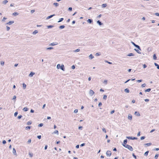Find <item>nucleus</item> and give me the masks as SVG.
Here are the masks:
<instances>
[{
  "label": "nucleus",
  "mask_w": 159,
  "mask_h": 159,
  "mask_svg": "<svg viewBox=\"0 0 159 159\" xmlns=\"http://www.w3.org/2000/svg\"><path fill=\"white\" fill-rule=\"evenodd\" d=\"M127 142V139L124 140L123 141V143L122 144L123 146H124V145L125 146L126 145Z\"/></svg>",
  "instance_id": "9"
},
{
  "label": "nucleus",
  "mask_w": 159,
  "mask_h": 159,
  "mask_svg": "<svg viewBox=\"0 0 159 159\" xmlns=\"http://www.w3.org/2000/svg\"><path fill=\"white\" fill-rule=\"evenodd\" d=\"M145 138V137L144 136H143L141 137L140 138V139L141 140H143V139H144Z\"/></svg>",
  "instance_id": "44"
},
{
  "label": "nucleus",
  "mask_w": 159,
  "mask_h": 159,
  "mask_svg": "<svg viewBox=\"0 0 159 159\" xmlns=\"http://www.w3.org/2000/svg\"><path fill=\"white\" fill-rule=\"evenodd\" d=\"M72 8L71 7H70L68 8V10L69 11H72Z\"/></svg>",
  "instance_id": "54"
},
{
  "label": "nucleus",
  "mask_w": 159,
  "mask_h": 159,
  "mask_svg": "<svg viewBox=\"0 0 159 159\" xmlns=\"http://www.w3.org/2000/svg\"><path fill=\"white\" fill-rule=\"evenodd\" d=\"M134 115L137 116H140V114L139 112L137 111H135L134 113Z\"/></svg>",
  "instance_id": "7"
},
{
  "label": "nucleus",
  "mask_w": 159,
  "mask_h": 159,
  "mask_svg": "<svg viewBox=\"0 0 159 159\" xmlns=\"http://www.w3.org/2000/svg\"><path fill=\"white\" fill-rule=\"evenodd\" d=\"M28 110V109L26 107H25L23 109V110H24V111H27Z\"/></svg>",
  "instance_id": "24"
},
{
  "label": "nucleus",
  "mask_w": 159,
  "mask_h": 159,
  "mask_svg": "<svg viewBox=\"0 0 159 159\" xmlns=\"http://www.w3.org/2000/svg\"><path fill=\"white\" fill-rule=\"evenodd\" d=\"M63 20H64V18H61L59 19V20L57 22L58 23L61 22Z\"/></svg>",
  "instance_id": "25"
},
{
  "label": "nucleus",
  "mask_w": 159,
  "mask_h": 159,
  "mask_svg": "<svg viewBox=\"0 0 159 159\" xmlns=\"http://www.w3.org/2000/svg\"><path fill=\"white\" fill-rule=\"evenodd\" d=\"M85 145V143H83L81 144L80 145V146L81 147H83V146H84Z\"/></svg>",
  "instance_id": "62"
},
{
  "label": "nucleus",
  "mask_w": 159,
  "mask_h": 159,
  "mask_svg": "<svg viewBox=\"0 0 159 159\" xmlns=\"http://www.w3.org/2000/svg\"><path fill=\"white\" fill-rule=\"evenodd\" d=\"M53 49V47H48V48H46V49L48 50H51V49Z\"/></svg>",
  "instance_id": "33"
},
{
  "label": "nucleus",
  "mask_w": 159,
  "mask_h": 159,
  "mask_svg": "<svg viewBox=\"0 0 159 159\" xmlns=\"http://www.w3.org/2000/svg\"><path fill=\"white\" fill-rule=\"evenodd\" d=\"M31 139H29L27 141V143L29 144L31 143Z\"/></svg>",
  "instance_id": "48"
},
{
  "label": "nucleus",
  "mask_w": 159,
  "mask_h": 159,
  "mask_svg": "<svg viewBox=\"0 0 159 159\" xmlns=\"http://www.w3.org/2000/svg\"><path fill=\"white\" fill-rule=\"evenodd\" d=\"M102 105V103L101 102H100L99 103L98 106L99 107H101Z\"/></svg>",
  "instance_id": "63"
},
{
  "label": "nucleus",
  "mask_w": 159,
  "mask_h": 159,
  "mask_svg": "<svg viewBox=\"0 0 159 159\" xmlns=\"http://www.w3.org/2000/svg\"><path fill=\"white\" fill-rule=\"evenodd\" d=\"M107 95H104L103 97V99L106 100L107 99Z\"/></svg>",
  "instance_id": "51"
},
{
  "label": "nucleus",
  "mask_w": 159,
  "mask_h": 159,
  "mask_svg": "<svg viewBox=\"0 0 159 159\" xmlns=\"http://www.w3.org/2000/svg\"><path fill=\"white\" fill-rule=\"evenodd\" d=\"M87 21L88 23L90 24H91L93 21V20L91 19H88Z\"/></svg>",
  "instance_id": "13"
},
{
  "label": "nucleus",
  "mask_w": 159,
  "mask_h": 159,
  "mask_svg": "<svg viewBox=\"0 0 159 159\" xmlns=\"http://www.w3.org/2000/svg\"><path fill=\"white\" fill-rule=\"evenodd\" d=\"M126 138L128 139H137V138L135 137H126Z\"/></svg>",
  "instance_id": "4"
},
{
  "label": "nucleus",
  "mask_w": 159,
  "mask_h": 159,
  "mask_svg": "<svg viewBox=\"0 0 159 159\" xmlns=\"http://www.w3.org/2000/svg\"><path fill=\"white\" fill-rule=\"evenodd\" d=\"M14 23V21H10L8 22L6 24L8 25H11V24H13Z\"/></svg>",
  "instance_id": "12"
},
{
  "label": "nucleus",
  "mask_w": 159,
  "mask_h": 159,
  "mask_svg": "<svg viewBox=\"0 0 159 159\" xmlns=\"http://www.w3.org/2000/svg\"><path fill=\"white\" fill-rule=\"evenodd\" d=\"M106 154L107 156H110L111 154V152L110 151H107L106 152Z\"/></svg>",
  "instance_id": "6"
},
{
  "label": "nucleus",
  "mask_w": 159,
  "mask_h": 159,
  "mask_svg": "<svg viewBox=\"0 0 159 159\" xmlns=\"http://www.w3.org/2000/svg\"><path fill=\"white\" fill-rule=\"evenodd\" d=\"M54 26L53 25H48L47 26V27L48 28H52Z\"/></svg>",
  "instance_id": "28"
},
{
  "label": "nucleus",
  "mask_w": 159,
  "mask_h": 159,
  "mask_svg": "<svg viewBox=\"0 0 159 159\" xmlns=\"http://www.w3.org/2000/svg\"><path fill=\"white\" fill-rule=\"evenodd\" d=\"M147 67V66L145 64H143V68H146V67Z\"/></svg>",
  "instance_id": "59"
},
{
  "label": "nucleus",
  "mask_w": 159,
  "mask_h": 159,
  "mask_svg": "<svg viewBox=\"0 0 159 159\" xmlns=\"http://www.w3.org/2000/svg\"><path fill=\"white\" fill-rule=\"evenodd\" d=\"M107 6L106 4H103L102 5V7L103 8H104Z\"/></svg>",
  "instance_id": "36"
},
{
  "label": "nucleus",
  "mask_w": 159,
  "mask_h": 159,
  "mask_svg": "<svg viewBox=\"0 0 159 159\" xmlns=\"http://www.w3.org/2000/svg\"><path fill=\"white\" fill-rule=\"evenodd\" d=\"M157 57L155 54H154L153 56V58L154 60H156L157 59Z\"/></svg>",
  "instance_id": "32"
},
{
  "label": "nucleus",
  "mask_w": 159,
  "mask_h": 159,
  "mask_svg": "<svg viewBox=\"0 0 159 159\" xmlns=\"http://www.w3.org/2000/svg\"><path fill=\"white\" fill-rule=\"evenodd\" d=\"M124 146L125 147L128 149L130 151H133V148L131 146H130L129 145L126 144L125 146L124 145Z\"/></svg>",
  "instance_id": "2"
},
{
  "label": "nucleus",
  "mask_w": 159,
  "mask_h": 159,
  "mask_svg": "<svg viewBox=\"0 0 159 159\" xmlns=\"http://www.w3.org/2000/svg\"><path fill=\"white\" fill-rule=\"evenodd\" d=\"M97 23L99 25H102V23L99 20H98L97 22Z\"/></svg>",
  "instance_id": "15"
},
{
  "label": "nucleus",
  "mask_w": 159,
  "mask_h": 159,
  "mask_svg": "<svg viewBox=\"0 0 159 159\" xmlns=\"http://www.w3.org/2000/svg\"><path fill=\"white\" fill-rule=\"evenodd\" d=\"M12 152L13 154L15 155H16V152L15 149L14 148H13Z\"/></svg>",
  "instance_id": "11"
},
{
  "label": "nucleus",
  "mask_w": 159,
  "mask_h": 159,
  "mask_svg": "<svg viewBox=\"0 0 159 159\" xmlns=\"http://www.w3.org/2000/svg\"><path fill=\"white\" fill-rule=\"evenodd\" d=\"M89 94L91 96H92L94 93V92L93 90H92L91 89H90L89 91Z\"/></svg>",
  "instance_id": "5"
},
{
  "label": "nucleus",
  "mask_w": 159,
  "mask_h": 159,
  "mask_svg": "<svg viewBox=\"0 0 159 159\" xmlns=\"http://www.w3.org/2000/svg\"><path fill=\"white\" fill-rule=\"evenodd\" d=\"M4 62L3 61H1V64L2 65V66H3L4 65Z\"/></svg>",
  "instance_id": "46"
},
{
  "label": "nucleus",
  "mask_w": 159,
  "mask_h": 159,
  "mask_svg": "<svg viewBox=\"0 0 159 159\" xmlns=\"http://www.w3.org/2000/svg\"><path fill=\"white\" fill-rule=\"evenodd\" d=\"M131 43L134 46L138 48L139 50H141V48L139 45H136L133 42H131Z\"/></svg>",
  "instance_id": "3"
},
{
  "label": "nucleus",
  "mask_w": 159,
  "mask_h": 159,
  "mask_svg": "<svg viewBox=\"0 0 159 159\" xmlns=\"http://www.w3.org/2000/svg\"><path fill=\"white\" fill-rule=\"evenodd\" d=\"M107 80H105L103 82L105 84H107Z\"/></svg>",
  "instance_id": "60"
},
{
  "label": "nucleus",
  "mask_w": 159,
  "mask_h": 159,
  "mask_svg": "<svg viewBox=\"0 0 159 159\" xmlns=\"http://www.w3.org/2000/svg\"><path fill=\"white\" fill-rule=\"evenodd\" d=\"M132 156L135 159L137 158L136 156L134 153L132 154Z\"/></svg>",
  "instance_id": "50"
},
{
  "label": "nucleus",
  "mask_w": 159,
  "mask_h": 159,
  "mask_svg": "<svg viewBox=\"0 0 159 159\" xmlns=\"http://www.w3.org/2000/svg\"><path fill=\"white\" fill-rule=\"evenodd\" d=\"M55 14H53L50 16H49L46 18V19L48 20L50 18H51L53 16H55Z\"/></svg>",
  "instance_id": "10"
},
{
  "label": "nucleus",
  "mask_w": 159,
  "mask_h": 159,
  "mask_svg": "<svg viewBox=\"0 0 159 159\" xmlns=\"http://www.w3.org/2000/svg\"><path fill=\"white\" fill-rule=\"evenodd\" d=\"M22 117V116L21 115H20L18 116L17 118L18 119H20V118H21Z\"/></svg>",
  "instance_id": "56"
},
{
  "label": "nucleus",
  "mask_w": 159,
  "mask_h": 159,
  "mask_svg": "<svg viewBox=\"0 0 159 159\" xmlns=\"http://www.w3.org/2000/svg\"><path fill=\"white\" fill-rule=\"evenodd\" d=\"M151 89L150 88H149L148 89H147L145 90V92H150L151 91Z\"/></svg>",
  "instance_id": "26"
},
{
  "label": "nucleus",
  "mask_w": 159,
  "mask_h": 159,
  "mask_svg": "<svg viewBox=\"0 0 159 159\" xmlns=\"http://www.w3.org/2000/svg\"><path fill=\"white\" fill-rule=\"evenodd\" d=\"M155 15L157 16H159V13H155Z\"/></svg>",
  "instance_id": "64"
},
{
  "label": "nucleus",
  "mask_w": 159,
  "mask_h": 159,
  "mask_svg": "<svg viewBox=\"0 0 159 159\" xmlns=\"http://www.w3.org/2000/svg\"><path fill=\"white\" fill-rule=\"evenodd\" d=\"M8 2L7 0H4L3 1V3L4 4H6Z\"/></svg>",
  "instance_id": "39"
},
{
  "label": "nucleus",
  "mask_w": 159,
  "mask_h": 159,
  "mask_svg": "<svg viewBox=\"0 0 159 159\" xmlns=\"http://www.w3.org/2000/svg\"><path fill=\"white\" fill-rule=\"evenodd\" d=\"M154 64L155 66H157V68L158 69H159V65L157 64L156 63H154Z\"/></svg>",
  "instance_id": "18"
},
{
  "label": "nucleus",
  "mask_w": 159,
  "mask_h": 159,
  "mask_svg": "<svg viewBox=\"0 0 159 159\" xmlns=\"http://www.w3.org/2000/svg\"><path fill=\"white\" fill-rule=\"evenodd\" d=\"M65 26L64 25H61L60 26H59V28L60 29H63L65 28Z\"/></svg>",
  "instance_id": "27"
},
{
  "label": "nucleus",
  "mask_w": 159,
  "mask_h": 159,
  "mask_svg": "<svg viewBox=\"0 0 159 159\" xmlns=\"http://www.w3.org/2000/svg\"><path fill=\"white\" fill-rule=\"evenodd\" d=\"M89 59H91L94 58V56L92 54H91L89 55Z\"/></svg>",
  "instance_id": "16"
},
{
  "label": "nucleus",
  "mask_w": 159,
  "mask_h": 159,
  "mask_svg": "<svg viewBox=\"0 0 159 159\" xmlns=\"http://www.w3.org/2000/svg\"><path fill=\"white\" fill-rule=\"evenodd\" d=\"M38 33V31L37 30H34L33 33V34H35Z\"/></svg>",
  "instance_id": "29"
},
{
  "label": "nucleus",
  "mask_w": 159,
  "mask_h": 159,
  "mask_svg": "<svg viewBox=\"0 0 159 159\" xmlns=\"http://www.w3.org/2000/svg\"><path fill=\"white\" fill-rule=\"evenodd\" d=\"M18 112L17 111H16V112L15 113H14V116L16 117L17 116V114H18Z\"/></svg>",
  "instance_id": "45"
},
{
  "label": "nucleus",
  "mask_w": 159,
  "mask_h": 159,
  "mask_svg": "<svg viewBox=\"0 0 159 159\" xmlns=\"http://www.w3.org/2000/svg\"><path fill=\"white\" fill-rule=\"evenodd\" d=\"M128 56L130 57V56H134V54L132 53H130L128 54L127 55Z\"/></svg>",
  "instance_id": "17"
},
{
  "label": "nucleus",
  "mask_w": 159,
  "mask_h": 159,
  "mask_svg": "<svg viewBox=\"0 0 159 159\" xmlns=\"http://www.w3.org/2000/svg\"><path fill=\"white\" fill-rule=\"evenodd\" d=\"M146 84H142L141 85V86L142 87H145L146 86Z\"/></svg>",
  "instance_id": "53"
},
{
  "label": "nucleus",
  "mask_w": 159,
  "mask_h": 159,
  "mask_svg": "<svg viewBox=\"0 0 159 159\" xmlns=\"http://www.w3.org/2000/svg\"><path fill=\"white\" fill-rule=\"evenodd\" d=\"M158 154H156L155 156V159H157L158 157Z\"/></svg>",
  "instance_id": "38"
},
{
  "label": "nucleus",
  "mask_w": 159,
  "mask_h": 159,
  "mask_svg": "<svg viewBox=\"0 0 159 159\" xmlns=\"http://www.w3.org/2000/svg\"><path fill=\"white\" fill-rule=\"evenodd\" d=\"M6 28H7V31H8L10 30V28L9 27L7 26H6Z\"/></svg>",
  "instance_id": "52"
},
{
  "label": "nucleus",
  "mask_w": 159,
  "mask_h": 159,
  "mask_svg": "<svg viewBox=\"0 0 159 159\" xmlns=\"http://www.w3.org/2000/svg\"><path fill=\"white\" fill-rule=\"evenodd\" d=\"M32 123V122L31 121H28L27 122V125H31Z\"/></svg>",
  "instance_id": "40"
},
{
  "label": "nucleus",
  "mask_w": 159,
  "mask_h": 159,
  "mask_svg": "<svg viewBox=\"0 0 159 159\" xmlns=\"http://www.w3.org/2000/svg\"><path fill=\"white\" fill-rule=\"evenodd\" d=\"M78 112V109H75L74 111V112L75 113H77Z\"/></svg>",
  "instance_id": "57"
},
{
  "label": "nucleus",
  "mask_w": 159,
  "mask_h": 159,
  "mask_svg": "<svg viewBox=\"0 0 159 159\" xmlns=\"http://www.w3.org/2000/svg\"><path fill=\"white\" fill-rule=\"evenodd\" d=\"M102 131L104 132L105 133H106V131L105 128H103L102 129Z\"/></svg>",
  "instance_id": "55"
},
{
  "label": "nucleus",
  "mask_w": 159,
  "mask_h": 159,
  "mask_svg": "<svg viewBox=\"0 0 159 159\" xmlns=\"http://www.w3.org/2000/svg\"><path fill=\"white\" fill-rule=\"evenodd\" d=\"M34 74V73L32 72H31L29 75V76L30 77H32Z\"/></svg>",
  "instance_id": "14"
},
{
  "label": "nucleus",
  "mask_w": 159,
  "mask_h": 159,
  "mask_svg": "<svg viewBox=\"0 0 159 159\" xmlns=\"http://www.w3.org/2000/svg\"><path fill=\"white\" fill-rule=\"evenodd\" d=\"M7 19V18L5 17H4L2 20V21L4 22L5 21V20Z\"/></svg>",
  "instance_id": "35"
},
{
  "label": "nucleus",
  "mask_w": 159,
  "mask_h": 159,
  "mask_svg": "<svg viewBox=\"0 0 159 159\" xmlns=\"http://www.w3.org/2000/svg\"><path fill=\"white\" fill-rule=\"evenodd\" d=\"M53 5H54L56 7H57L59 5V4L58 3H53Z\"/></svg>",
  "instance_id": "43"
},
{
  "label": "nucleus",
  "mask_w": 159,
  "mask_h": 159,
  "mask_svg": "<svg viewBox=\"0 0 159 159\" xmlns=\"http://www.w3.org/2000/svg\"><path fill=\"white\" fill-rule=\"evenodd\" d=\"M128 119L130 120H132V116L130 114H129L128 115Z\"/></svg>",
  "instance_id": "8"
},
{
  "label": "nucleus",
  "mask_w": 159,
  "mask_h": 159,
  "mask_svg": "<svg viewBox=\"0 0 159 159\" xmlns=\"http://www.w3.org/2000/svg\"><path fill=\"white\" fill-rule=\"evenodd\" d=\"M43 125V123H40L39 125H38V126L39 127H41Z\"/></svg>",
  "instance_id": "49"
},
{
  "label": "nucleus",
  "mask_w": 159,
  "mask_h": 159,
  "mask_svg": "<svg viewBox=\"0 0 159 159\" xmlns=\"http://www.w3.org/2000/svg\"><path fill=\"white\" fill-rule=\"evenodd\" d=\"M125 91L127 93H129V90L128 89L126 88L125 89Z\"/></svg>",
  "instance_id": "19"
},
{
  "label": "nucleus",
  "mask_w": 159,
  "mask_h": 159,
  "mask_svg": "<svg viewBox=\"0 0 159 159\" xmlns=\"http://www.w3.org/2000/svg\"><path fill=\"white\" fill-rule=\"evenodd\" d=\"M54 134H56L57 135L59 133L58 131L57 130H56L53 133Z\"/></svg>",
  "instance_id": "41"
},
{
  "label": "nucleus",
  "mask_w": 159,
  "mask_h": 159,
  "mask_svg": "<svg viewBox=\"0 0 159 159\" xmlns=\"http://www.w3.org/2000/svg\"><path fill=\"white\" fill-rule=\"evenodd\" d=\"M148 152H149L148 151H147L146 152H145V153L144 154V156H147L148 155Z\"/></svg>",
  "instance_id": "30"
},
{
  "label": "nucleus",
  "mask_w": 159,
  "mask_h": 159,
  "mask_svg": "<svg viewBox=\"0 0 159 159\" xmlns=\"http://www.w3.org/2000/svg\"><path fill=\"white\" fill-rule=\"evenodd\" d=\"M105 61V62H106L107 63L109 64H112V62H110L108 61Z\"/></svg>",
  "instance_id": "47"
},
{
  "label": "nucleus",
  "mask_w": 159,
  "mask_h": 159,
  "mask_svg": "<svg viewBox=\"0 0 159 159\" xmlns=\"http://www.w3.org/2000/svg\"><path fill=\"white\" fill-rule=\"evenodd\" d=\"M16 96H14L13 97V98H12V99L13 100H15L16 99Z\"/></svg>",
  "instance_id": "61"
},
{
  "label": "nucleus",
  "mask_w": 159,
  "mask_h": 159,
  "mask_svg": "<svg viewBox=\"0 0 159 159\" xmlns=\"http://www.w3.org/2000/svg\"><path fill=\"white\" fill-rule=\"evenodd\" d=\"M19 14L17 12H14L12 14V15L14 16L18 15Z\"/></svg>",
  "instance_id": "23"
},
{
  "label": "nucleus",
  "mask_w": 159,
  "mask_h": 159,
  "mask_svg": "<svg viewBox=\"0 0 159 159\" xmlns=\"http://www.w3.org/2000/svg\"><path fill=\"white\" fill-rule=\"evenodd\" d=\"M23 89H25L26 88V85L25 83H23Z\"/></svg>",
  "instance_id": "34"
},
{
  "label": "nucleus",
  "mask_w": 159,
  "mask_h": 159,
  "mask_svg": "<svg viewBox=\"0 0 159 159\" xmlns=\"http://www.w3.org/2000/svg\"><path fill=\"white\" fill-rule=\"evenodd\" d=\"M134 50L135 51L138 53L139 54H141V52H139V50L136 49H134Z\"/></svg>",
  "instance_id": "31"
},
{
  "label": "nucleus",
  "mask_w": 159,
  "mask_h": 159,
  "mask_svg": "<svg viewBox=\"0 0 159 159\" xmlns=\"http://www.w3.org/2000/svg\"><path fill=\"white\" fill-rule=\"evenodd\" d=\"M57 69L60 68L62 70L64 71L65 68L63 65H62L61 66L60 64H58L57 65Z\"/></svg>",
  "instance_id": "1"
},
{
  "label": "nucleus",
  "mask_w": 159,
  "mask_h": 159,
  "mask_svg": "<svg viewBox=\"0 0 159 159\" xmlns=\"http://www.w3.org/2000/svg\"><path fill=\"white\" fill-rule=\"evenodd\" d=\"M101 54L100 53H97L95 55L96 56H98L100 55Z\"/></svg>",
  "instance_id": "58"
},
{
  "label": "nucleus",
  "mask_w": 159,
  "mask_h": 159,
  "mask_svg": "<svg viewBox=\"0 0 159 159\" xmlns=\"http://www.w3.org/2000/svg\"><path fill=\"white\" fill-rule=\"evenodd\" d=\"M30 126H27L25 127V129L27 130L28 129H30L31 128Z\"/></svg>",
  "instance_id": "37"
},
{
  "label": "nucleus",
  "mask_w": 159,
  "mask_h": 159,
  "mask_svg": "<svg viewBox=\"0 0 159 159\" xmlns=\"http://www.w3.org/2000/svg\"><path fill=\"white\" fill-rule=\"evenodd\" d=\"M152 145V143H146L144 144V145H147V146H149Z\"/></svg>",
  "instance_id": "22"
},
{
  "label": "nucleus",
  "mask_w": 159,
  "mask_h": 159,
  "mask_svg": "<svg viewBox=\"0 0 159 159\" xmlns=\"http://www.w3.org/2000/svg\"><path fill=\"white\" fill-rule=\"evenodd\" d=\"M52 46H55L57 45L58 44V43L57 42H53L52 43Z\"/></svg>",
  "instance_id": "21"
},
{
  "label": "nucleus",
  "mask_w": 159,
  "mask_h": 159,
  "mask_svg": "<svg viewBox=\"0 0 159 159\" xmlns=\"http://www.w3.org/2000/svg\"><path fill=\"white\" fill-rule=\"evenodd\" d=\"M29 155L30 157H32L33 156V154L32 153L29 152Z\"/></svg>",
  "instance_id": "20"
},
{
  "label": "nucleus",
  "mask_w": 159,
  "mask_h": 159,
  "mask_svg": "<svg viewBox=\"0 0 159 159\" xmlns=\"http://www.w3.org/2000/svg\"><path fill=\"white\" fill-rule=\"evenodd\" d=\"M80 49H77L75 50L74 51V52H77L80 51Z\"/></svg>",
  "instance_id": "42"
}]
</instances>
